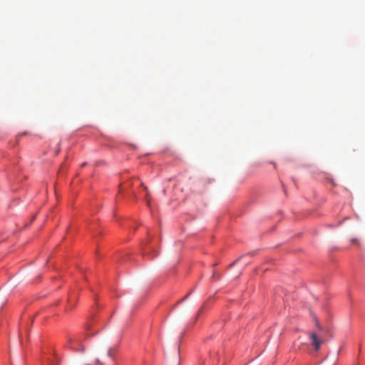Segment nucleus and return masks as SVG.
<instances>
[{
    "mask_svg": "<svg viewBox=\"0 0 365 365\" xmlns=\"http://www.w3.org/2000/svg\"><path fill=\"white\" fill-rule=\"evenodd\" d=\"M91 329V326L89 324L86 325V334L87 335H93V334H90L88 331Z\"/></svg>",
    "mask_w": 365,
    "mask_h": 365,
    "instance_id": "39448f33",
    "label": "nucleus"
},
{
    "mask_svg": "<svg viewBox=\"0 0 365 365\" xmlns=\"http://www.w3.org/2000/svg\"><path fill=\"white\" fill-rule=\"evenodd\" d=\"M154 252V256L153 257H155L158 255V253L156 252V251H153Z\"/></svg>",
    "mask_w": 365,
    "mask_h": 365,
    "instance_id": "6e6552de",
    "label": "nucleus"
},
{
    "mask_svg": "<svg viewBox=\"0 0 365 365\" xmlns=\"http://www.w3.org/2000/svg\"><path fill=\"white\" fill-rule=\"evenodd\" d=\"M351 242H352L353 243H354V242H357V240H356V239H353V240H351Z\"/></svg>",
    "mask_w": 365,
    "mask_h": 365,
    "instance_id": "0eeeda50",
    "label": "nucleus"
},
{
    "mask_svg": "<svg viewBox=\"0 0 365 365\" xmlns=\"http://www.w3.org/2000/svg\"><path fill=\"white\" fill-rule=\"evenodd\" d=\"M117 352L118 348L116 346L110 347L108 351V356L111 359L114 364H115V356Z\"/></svg>",
    "mask_w": 365,
    "mask_h": 365,
    "instance_id": "7ed1b4c3",
    "label": "nucleus"
},
{
    "mask_svg": "<svg viewBox=\"0 0 365 365\" xmlns=\"http://www.w3.org/2000/svg\"><path fill=\"white\" fill-rule=\"evenodd\" d=\"M310 339L312 345L314 347L315 351H318L321 346L322 341L318 339L317 334L311 333Z\"/></svg>",
    "mask_w": 365,
    "mask_h": 365,
    "instance_id": "f03ea898",
    "label": "nucleus"
},
{
    "mask_svg": "<svg viewBox=\"0 0 365 365\" xmlns=\"http://www.w3.org/2000/svg\"><path fill=\"white\" fill-rule=\"evenodd\" d=\"M190 293H188L186 296H185L181 301H184L186 298L188 297V296L190 295Z\"/></svg>",
    "mask_w": 365,
    "mask_h": 365,
    "instance_id": "423d86ee",
    "label": "nucleus"
},
{
    "mask_svg": "<svg viewBox=\"0 0 365 365\" xmlns=\"http://www.w3.org/2000/svg\"><path fill=\"white\" fill-rule=\"evenodd\" d=\"M68 346L75 351H83V336L75 335L70 337L68 340Z\"/></svg>",
    "mask_w": 365,
    "mask_h": 365,
    "instance_id": "f257e3e1",
    "label": "nucleus"
},
{
    "mask_svg": "<svg viewBox=\"0 0 365 365\" xmlns=\"http://www.w3.org/2000/svg\"><path fill=\"white\" fill-rule=\"evenodd\" d=\"M75 299L74 297L70 296L69 299L68 300V302L71 307H73L74 303H73V301L74 302Z\"/></svg>",
    "mask_w": 365,
    "mask_h": 365,
    "instance_id": "20e7f679",
    "label": "nucleus"
}]
</instances>
